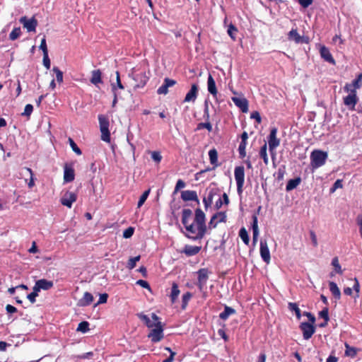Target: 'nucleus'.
<instances>
[{
    "label": "nucleus",
    "instance_id": "4468645a",
    "mask_svg": "<svg viewBox=\"0 0 362 362\" xmlns=\"http://www.w3.org/2000/svg\"><path fill=\"white\" fill-rule=\"evenodd\" d=\"M77 199V194L74 192L67 191L60 199V202L63 206L69 209L71 208L72 204Z\"/></svg>",
    "mask_w": 362,
    "mask_h": 362
},
{
    "label": "nucleus",
    "instance_id": "20e7f679",
    "mask_svg": "<svg viewBox=\"0 0 362 362\" xmlns=\"http://www.w3.org/2000/svg\"><path fill=\"white\" fill-rule=\"evenodd\" d=\"M163 330L164 327L161 321H157L156 327L151 328L147 337L153 343L159 342L164 337Z\"/></svg>",
    "mask_w": 362,
    "mask_h": 362
},
{
    "label": "nucleus",
    "instance_id": "ddd939ff",
    "mask_svg": "<svg viewBox=\"0 0 362 362\" xmlns=\"http://www.w3.org/2000/svg\"><path fill=\"white\" fill-rule=\"evenodd\" d=\"M19 22L23 24V28H25L28 32L36 31L38 22L35 16H33L30 19H28L26 16H22L20 18Z\"/></svg>",
    "mask_w": 362,
    "mask_h": 362
},
{
    "label": "nucleus",
    "instance_id": "a211bd4d",
    "mask_svg": "<svg viewBox=\"0 0 362 362\" xmlns=\"http://www.w3.org/2000/svg\"><path fill=\"white\" fill-rule=\"evenodd\" d=\"M133 79L136 82L134 88H140L146 86L148 81V77L146 76L145 72H141L135 74L133 76Z\"/></svg>",
    "mask_w": 362,
    "mask_h": 362
},
{
    "label": "nucleus",
    "instance_id": "cd10ccee",
    "mask_svg": "<svg viewBox=\"0 0 362 362\" xmlns=\"http://www.w3.org/2000/svg\"><path fill=\"white\" fill-rule=\"evenodd\" d=\"M209 160L213 165V169L218 167L220 163L218 162V152L216 148H212L209 151Z\"/></svg>",
    "mask_w": 362,
    "mask_h": 362
},
{
    "label": "nucleus",
    "instance_id": "6e6d98bb",
    "mask_svg": "<svg viewBox=\"0 0 362 362\" xmlns=\"http://www.w3.org/2000/svg\"><path fill=\"white\" fill-rule=\"evenodd\" d=\"M246 146H247V144L240 143L238 146V152L240 154V157L241 158H245L246 156V151H245Z\"/></svg>",
    "mask_w": 362,
    "mask_h": 362
},
{
    "label": "nucleus",
    "instance_id": "9b49d317",
    "mask_svg": "<svg viewBox=\"0 0 362 362\" xmlns=\"http://www.w3.org/2000/svg\"><path fill=\"white\" fill-rule=\"evenodd\" d=\"M210 273L211 272L209 271V269L207 268H202L198 270V272H197L198 282H197V285L200 291H203V289L206 284V281L209 279V275Z\"/></svg>",
    "mask_w": 362,
    "mask_h": 362
},
{
    "label": "nucleus",
    "instance_id": "bf43d9fd",
    "mask_svg": "<svg viewBox=\"0 0 362 362\" xmlns=\"http://www.w3.org/2000/svg\"><path fill=\"white\" fill-rule=\"evenodd\" d=\"M134 232V228L133 227H129L124 230L123 237L124 238H129L133 235Z\"/></svg>",
    "mask_w": 362,
    "mask_h": 362
},
{
    "label": "nucleus",
    "instance_id": "f257e3e1",
    "mask_svg": "<svg viewBox=\"0 0 362 362\" xmlns=\"http://www.w3.org/2000/svg\"><path fill=\"white\" fill-rule=\"evenodd\" d=\"M192 216V211L189 209H184L182 212V223L184 225L187 234L186 236L192 240H200L204 235H200V230L198 226H195L194 223H190V218Z\"/></svg>",
    "mask_w": 362,
    "mask_h": 362
},
{
    "label": "nucleus",
    "instance_id": "2f4dec72",
    "mask_svg": "<svg viewBox=\"0 0 362 362\" xmlns=\"http://www.w3.org/2000/svg\"><path fill=\"white\" fill-rule=\"evenodd\" d=\"M115 74H116V83H111L112 91L113 93H117V88L121 89V90H123L124 88L123 84L121 82L119 72L118 71H117L115 72Z\"/></svg>",
    "mask_w": 362,
    "mask_h": 362
},
{
    "label": "nucleus",
    "instance_id": "680f3d73",
    "mask_svg": "<svg viewBox=\"0 0 362 362\" xmlns=\"http://www.w3.org/2000/svg\"><path fill=\"white\" fill-rule=\"evenodd\" d=\"M107 298H108V295L107 293H103V294H100V298H99V300L98 301V303H96L95 304V307L100 305V304H103V303H105L107 300Z\"/></svg>",
    "mask_w": 362,
    "mask_h": 362
},
{
    "label": "nucleus",
    "instance_id": "c756f323",
    "mask_svg": "<svg viewBox=\"0 0 362 362\" xmlns=\"http://www.w3.org/2000/svg\"><path fill=\"white\" fill-rule=\"evenodd\" d=\"M300 182L301 178L300 177L289 180L286 186V191L293 190V189L296 188L298 185H300Z\"/></svg>",
    "mask_w": 362,
    "mask_h": 362
},
{
    "label": "nucleus",
    "instance_id": "f8f14e48",
    "mask_svg": "<svg viewBox=\"0 0 362 362\" xmlns=\"http://www.w3.org/2000/svg\"><path fill=\"white\" fill-rule=\"evenodd\" d=\"M299 327L302 331L303 339L305 340L310 339L315 332V324L304 322L300 324Z\"/></svg>",
    "mask_w": 362,
    "mask_h": 362
},
{
    "label": "nucleus",
    "instance_id": "0eeeda50",
    "mask_svg": "<svg viewBox=\"0 0 362 362\" xmlns=\"http://www.w3.org/2000/svg\"><path fill=\"white\" fill-rule=\"evenodd\" d=\"M206 216L205 214L200 208H197L195 210V217L194 222L198 226L199 228L200 235H205L206 232V226L205 223Z\"/></svg>",
    "mask_w": 362,
    "mask_h": 362
},
{
    "label": "nucleus",
    "instance_id": "f03ea898",
    "mask_svg": "<svg viewBox=\"0 0 362 362\" xmlns=\"http://www.w3.org/2000/svg\"><path fill=\"white\" fill-rule=\"evenodd\" d=\"M327 158V152L321 150H314L310 154V165L313 169L322 166Z\"/></svg>",
    "mask_w": 362,
    "mask_h": 362
},
{
    "label": "nucleus",
    "instance_id": "1a4fd4ad",
    "mask_svg": "<svg viewBox=\"0 0 362 362\" xmlns=\"http://www.w3.org/2000/svg\"><path fill=\"white\" fill-rule=\"evenodd\" d=\"M136 316L150 329L156 327L157 321H160V317L154 313L151 314V318L143 313H137Z\"/></svg>",
    "mask_w": 362,
    "mask_h": 362
},
{
    "label": "nucleus",
    "instance_id": "c9c22d12",
    "mask_svg": "<svg viewBox=\"0 0 362 362\" xmlns=\"http://www.w3.org/2000/svg\"><path fill=\"white\" fill-rule=\"evenodd\" d=\"M215 194H216V192H215L214 189H211L209 192L208 196L204 197L203 203L204 204V207H205L206 209L208 207L211 206V205L212 204L213 199H214V197Z\"/></svg>",
    "mask_w": 362,
    "mask_h": 362
},
{
    "label": "nucleus",
    "instance_id": "13d9d810",
    "mask_svg": "<svg viewBox=\"0 0 362 362\" xmlns=\"http://www.w3.org/2000/svg\"><path fill=\"white\" fill-rule=\"evenodd\" d=\"M319 316L324 319L325 321H329V309L327 308H323L320 313Z\"/></svg>",
    "mask_w": 362,
    "mask_h": 362
},
{
    "label": "nucleus",
    "instance_id": "49530a36",
    "mask_svg": "<svg viewBox=\"0 0 362 362\" xmlns=\"http://www.w3.org/2000/svg\"><path fill=\"white\" fill-rule=\"evenodd\" d=\"M227 33L232 40H235V34L238 33L237 28L232 23L228 25Z\"/></svg>",
    "mask_w": 362,
    "mask_h": 362
},
{
    "label": "nucleus",
    "instance_id": "9d476101",
    "mask_svg": "<svg viewBox=\"0 0 362 362\" xmlns=\"http://www.w3.org/2000/svg\"><path fill=\"white\" fill-rule=\"evenodd\" d=\"M288 40L290 41H293L296 44H308L309 43V37L307 36L300 35L298 33V30L296 28H293L288 33Z\"/></svg>",
    "mask_w": 362,
    "mask_h": 362
},
{
    "label": "nucleus",
    "instance_id": "de8ad7c7",
    "mask_svg": "<svg viewBox=\"0 0 362 362\" xmlns=\"http://www.w3.org/2000/svg\"><path fill=\"white\" fill-rule=\"evenodd\" d=\"M150 191H151V189H148L143 192V194L140 197L139 200L137 204L138 208H140L144 204V202H146V200L147 199V198L149 195Z\"/></svg>",
    "mask_w": 362,
    "mask_h": 362
},
{
    "label": "nucleus",
    "instance_id": "338daca9",
    "mask_svg": "<svg viewBox=\"0 0 362 362\" xmlns=\"http://www.w3.org/2000/svg\"><path fill=\"white\" fill-rule=\"evenodd\" d=\"M43 65L46 67L47 69H49L51 63L48 53L43 54Z\"/></svg>",
    "mask_w": 362,
    "mask_h": 362
},
{
    "label": "nucleus",
    "instance_id": "69168bd1",
    "mask_svg": "<svg viewBox=\"0 0 362 362\" xmlns=\"http://www.w3.org/2000/svg\"><path fill=\"white\" fill-rule=\"evenodd\" d=\"M40 49L42 50L43 54H45L46 53H48L47 47V44H46L45 36H44V37L41 40L40 45Z\"/></svg>",
    "mask_w": 362,
    "mask_h": 362
},
{
    "label": "nucleus",
    "instance_id": "aec40b11",
    "mask_svg": "<svg viewBox=\"0 0 362 362\" xmlns=\"http://www.w3.org/2000/svg\"><path fill=\"white\" fill-rule=\"evenodd\" d=\"M320 53L321 57L327 62H329L331 64L334 65L336 64V62L334 59L333 58L331 52H329V49L325 47V45H322L320 49Z\"/></svg>",
    "mask_w": 362,
    "mask_h": 362
},
{
    "label": "nucleus",
    "instance_id": "473e14b6",
    "mask_svg": "<svg viewBox=\"0 0 362 362\" xmlns=\"http://www.w3.org/2000/svg\"><path fill=\"white\" fill-rule=\"evenodd\" d=\"M362 82V74L358 75L356 78H355L351 83H347L345 86H349V88L354 89L355 90L358 88H360L361 86Z\"/></svg>",
    "mask_w": 362,
    "mask_h": 362
},
{
    "label": "nucleus",
    "instance_id": "5701e85b",
    "mask_svg": "<svg viewBox=\"0 0 362 362\" xmlns=\"http://www.w3.org/2000/svg\"><path fill=\"white\" fill-rule=\"evenodd\" d=\"M94 300L93 296L89 292H85L83 296L78 300L77 305L79 307H86L90 305Z\"/></svg>",
    "mask_w": 362,
    "mask_h": 362
},
{
    "label": "nucleus",
    "instance_id": "39448f33",
    "mask_svg": "<svg viewBox=\"0 0 362 362\" xmlns=\"http://www.w3.org/2000/svg\"><path fill=\"white\" fill-rule=\"evenodd\" d=\"M344 90L349 93V95L344 98V104L349 110H355V106L358 103V98L356 95V90L352 88L349 89V86H344Z\"/></svg>",
    "mask_w": 362,
    "mask_h": 362
},
{
    "label": "nucleus",
    "instance_id": "e433bc0d",
    "mask_svg": "<svg viewBox=\"0 0 362 362\" xmlns=\"http://www.w3.org/2000/svg\"><path fill=\"white\" fill-rule=\"evenodd\" d=\"M252 231H253V242H256L259 233L258 230V221L256 215L252 216Z\"/></svg>",
    "mask_w": 362,
    "mask_h": 362
},
{
    "label": "nucleus",
    "instance_id": "603ef678",
    "mask_svg": "<svg viewBox=\"0 0 362 362\" xmlns=\"http://www.w3.org/2000/svg\"><path fill=\"white\" fill-rule=\"evenodd\" d=\"M52 71L56 74V79L58 83H61L63 82V72L57 67L54 66Z\"/></svg>",
    "mask_w": 362,
    "mask_h": 362
},
{
    "label": "nucleus",
    "instance_id": "dca6fc26",
    "mask_svg": "<svg viewBox=\"0 0 362 362\" xmlns=\"http://www.w3.org/2000/svg\"><path fill=\"white\" fill-rule=\"evenodd\" d=\"M260 255L263 261L269 264L271 260L270 252L266 240L260 241Z\"/></svg>",
    "mask_w": 362,
    "mask_h": 362
},
{
    "label": "nucleus",
    "instance_id": "79ce46f5",
    "mask_svg": "<svg viewBox=\"0 0 362 362\" xmlns=\"http://www.w3.org/2000/svg\"><path fill=\"white\" fill-rule=\"evenodd\" d=\"M140 259H141V256L140 255L136 256L134 257H131L128 260L127 267L129 270L133 269L136 267V262H139L140 260Z\"/></svg>",
    "mask_w": 362,
    "mask_h": 362
},
{
    "label": "nucleus",
    "instance_id": "393cba45",
    "mask_svg": "<svg viewBox=\"0 0 362 362\" xmlns=\"http://www.w3.org/2000/svg\"><path fill=\"white\" fill-rule=\"evenodd\" d=\"M201 250L202 247L200 246L186 245L182 250V252L185 253L187 257H191L198 254Z\"/></svg>",
    "mask_w": 362,
    "mask_h": 362
},
{
    "label": "nucleus",
    "instance_id": "4be33fe9",
    "mask_svg": "<svg viewBox=\"0 0 362 362\" xmlns=\"http://www.w3.org/2000/svg\"><path fill=\"white\" fill-rule=\"evenodd\" d=\"M198 95V86L196 83H193L191 86V89L186 94L184 99L185 103L194 102Z\"/></svg>",
    "mask_w": 362,
    "mask_h": 362
},
{
    "label": "nucleus",
    "instance_id": "4c0bfd02",
    "mask_svg": "<svg viewBox=\"0 0 362 362\" xmlns=\"http://www.w3.org/2000/svg\"><path fill=\"white\" fill-rule=\"evenodd\" d=\"M288 307L291 311L295 312L296 318L298 320H300L301 317V312L300 308H298V304L296 303H288Z\"/></svg>",
    "mask_w": 362,
    "mask_h": 362
},
{
    "label": "nucleus",
    "instance_id": "423d86ee",
    "mask_svg": "<svg viewBox=\"0 0 362 362\" xmlns=\"http://www.w3.org/2000/svg\"><path fill=\"white\" fill-rule=\"evenodd\" d=\"M234 176L237 185V192L239 195H241L243 192V186L245 183V169L244 167L237 166L234 170Z\"/></svg>",
    "mask_w": 362,
    "mask_h": 362
},
{
    "label": "nucleus",
    "instance_id": "864d4df0",
    "mask_svg": "<svg viewBox=\"0 0 362 362\" xmlns=\"http://www.w3.org/2000/svg\"><path fill=\"white\" fill-rule=\"evenodd\" d=\"M26 170V171L30 174V180L28 183V186L29 188H32L34 185H35V181H34V177H33V172L31 168H25Z\"/></svg>",
    "mask_w": 362,
    "mask_h": 362
},
{
    "label": "nucleus",
    "instance_id": "c85d7f7f",
    "mask_svg": "<svg viewBox=\"0 0 362 362\" xmlns=\"http://www.w3.org/2000/svg\"><path fill=\"white\" fill-rule=\"evenodd\" d=\"M235 313L236 311L235 309L228 305H226L224 308V310L219 314V317L223 320H226L230 315H233Z\"/></svg>",
    "mask_w": 362,
    "mask_h": 362
},
{
    "label": "nucleus",
    "instance_id": "e2e57ef3",
    "mask_svg": "<svg viewBox=\"0 0 362 362\" xmlns=\"http://www.w3.org/2000/svg\"><path fill=\"white\" fill-rule=\"evenodd\" d=\"M151 158L156 163H160L162 159V156H161L160 152L153 151L151 153Z\"/></svg>",
    "mask_w": 362,
    "mask_h": 362
},
{
    "label": "nucleus",
    "instance_id": "3c124183",
    "mask_svg": "<svg viewBox=\"0 0 362 362\" xmlns=\"http://www.w3.org/2000/svg\"><path fill=\"white\" fill-rule=\"evenodd\" d=\"M69 143L70 146L74 152H75L78 156L81 155V153H82L81 150L78 148L77 144L75 143V141L71 138H69Z\"/></svg>",
    "mask_w": 362,
    "mask_h": 362
},
{
    "label": "nucleus",
    "instance_id": "f3484780",
    "mask_svg": "<svg viewBox=\"0 0 362 362\" xmlns=\"http://www.w3.org/2000/svg\"><path fill=\"white\" fill-rule=\"evenodd\" d=\"M181 199L184 202L194 201L198 205L199 204V199L197 193L194 190H185L181 192Z\"/></svg>",
    "mask_w": 362,
    "mask_h": 362
},
{
    "label": "nucleus",
    "instance_id": "5fc2aeb1",
    "mask_svg": "<svg viewBox=\"0 0 362 362\" xmlns=\"http://www.w3.org/2000/svg\"><path fill=\"white\" fill-rule=\"evenodd\" d=\"M33 111V106L31 104H28L25 105L24 112L21 114L23 116H26L30 117V115Z\"/></svg>",
    "mask_w": 362,
    "mask_h": 362
},
{
    "label": "nucleus",
    "instance_id": "6ab92c4d",
    "mask_svg": "<svg viewBox=\"0 0 362 362\" xmlns=\"http://www.w3.org/2000/svg\"><path fill=\"white\" fill-rule=\"evenodd\" d=\"M204 117L205 119L206 120V122H201L197 124V127L196 128V131L202 129H206L209 132L212 131V125L210 123L209 120V107L206 105L204 109Z\"/></svg>",
    "mask_w": 362,
    "mask_h": 362
},
{
    "label": "nucleus",
    "instance_id": "b1692460",
    "mask_svg": "<svg viewBox=\"0 0 362 362\" xmlns=\"http://www.w3.org/2000/svg\"><path fill=\"white\" fill-rule=\"evenodd\" d=\"M75 178L74 170L71 166L66 164L64 170V180L65 182H71Z\"/></svg>",
    "mask_w": 362,
    "mask_h": 362
},
{
    "label": "nucleus",
    "instance_id": "7c9ffc66",
    "mask_svg": "<svg viewBox=\"0 0 362 362\" xmlns=\"http://www.w3.org/2000/svg\"><path fill=\"white\" fill-rule=\"evenodd\" d=\"M329 288L334 297L339 300L341 298V292L336 283L329 281Z\"/></svg>",
    "mask_w": 362,
    "mask_h": 362
},
{
    "label": "nucleus",
    "instance_id": "774afa93",
    "mask_svg": "<svg viewBox=\"0 0 362 362\" xmlns=\"http://www.w3.org/2000/svg\"><path fill=\"white\" fill-rule=\"evenodd\" d=\"M136 284L141 286L142 288H147L148 290L151 289L149 284L145 280L139 279L136 282Z\"/></svg>",
    "mask_w": 362,
    "mask_h": 362
},
{
    "label": "nucleus",
    "instance_id": "6e6552de",
    "mask_svg": "<svg viewBox=\"0 0 362 362\" xmlns=\"http://www.w3.org/2000/svg\"><path fill=\"white\" fill-rule=\"evenodd\" d=\"M277 128L272 127L268 136V146L269 152L272 156L275 154L274 150L280 144V139L276 137Z\"/></svg>",
    "mask_w": 362,
    "mask_h": 362
},
{
    "label": "nucleus",
    "instance_id": "f704fd0d",
    "mask_svg": "<svg viewBox=\"0 0 362 362\" xmlns=\"http://www.w3.org/2000/svg\"><path fill=\"white\" fill-rule=\"evenodd\" d=\"M180 291L179 290L178 286L176 283H173L171 288V293L170 295L171 303H175Z\"/></svg>",
    "mask_w": 362,
    "mask_h": 362
},
{
    "label": "nucleus",
    "instance_id": "2eb2a0df",
    "mask_svg": "<svg viewBox=\"0 0 362 362\" xmlns=\"http://www.w3.org/2000/svg\"><path fill=\"white\" fill-rule=\"evenodd\" d=\"M177 83V81L174 79L165 78L163 81V83L157 90V93L159 95H166L168 93V88L173 87Z\"/></svg>",
    "mask_w": 362,
    "mask_h": 362
},
{
    "label": "nucleus",
    "instance_id": "7ed1b4c3",
    "mask_svg": "<svg viewBox=\"0 0 362 362\" xmlns=\"http://www.w3.org/2000/svg\"><path fill=\"white\" fill-rule=\"evenodd\" d=\"M101 139L105 142H110V132L109 130L110 122L107 116L104 115H98Z\"/></svg>",
    "mask_w": 362,
    "mask_h": 362
},
{
    "label": "nucleus",
    "instance_id": "ea45409f",
    "mask_svg": "<svg viewBox=\"0 0 362 362\" xmlns=\"http://www.w3.org/2000/svg\"><path fill=\"white\" fill-rule=\"evenodd\" d=\"M22 34L20 27L14 28L9 34V40L14 41L17 40Z\"/></svg>",
    "mask_w": 362,
    "mask_h": 362
},
{
    "label": "nucleus",
    "instance_id": "a18cd8bd",
    "mask_svg": "<svg viewBox=\"0 0 362 362\" xmlns=\"http://www.w3.org/2000/svg\"><path fill=\"white\" fill-rule=\"evenodd\" d=\"M78 332L86 333L89 330V323L87 321L81 322L76 329Z\"/></svg>",
    "mask_w": 362,
    "mask_h": 362
},
{
    "label": "nucleus",
    "instance_id": "412c9836",
    "mask_svg": "<svg viewBox=\"0 0 362 362\" xmlns=\"http://www.w3.org/2000/svg\"><path fill=\"white\" fill-rule=\"evenodd\" d=\"M232 100L243 112L245 113L248 112V101L246 98L233 97Z\"/></svg>",
    "mask_w": 362,
    "mask_h": 362
},
{
    "label": "nucleus",
    "instance_id": "a878e982",
    "mask_svg": "<svg viewBox=\"0 0 362 362\" xmlns=\"http://www.w3.org/2000/svg\"><path fill=\"white\" fill-rule=\"evenodd\" d=\"M208 91L214 96L216 97L218 90L216 86V82L211 74L209 75L207 81Z\"/></svg>",
    "mask_w": 362,
    "mask_h": 362
},
{
    "label": "nucleus",
    "instance_id": "052dcab7",
    "mask_svg": "<svg viewBox=\"0 0 362 362\" xmlns=\"http://www.w3.org/2000/svg\"><path fill=\"white\" fill-rule=\"evenodd\" d=\"M93 355L92 351L85 353L82 355L73 356L72 358L75 360L86 359L91 357Z\"/></svg>",
    "mask_w": 362,
    "mask_h": 362
},
{
    "label": "nucleus",
    "instance_id": "c03bdc74",
    "mask_svg": "<svg viewBox=\"0 0 362 362\" xmlns=\"http://www.w3.org/2000/svg\"><path fill=\"white\" fill-rule=\"evenodd\" d=\"M346 350L345 355L351 358H354L356 356L357 351L354 347L350 346L349 344H346Z\"/></svg>",
    "mask_w": 362,
    "mask_h": 362
},
{
    "label": "nucleus",
    "instance_id": "09e8293b",
    "mask_svg": "<svg viewBox=\"0 0 362 362\" xmlns=\"http://www.w3.org/2000/svg\"><path fill=\"white\" fill-rule=\"evenodd\" d=\"M192 295L190 292H187L182 296V308L185 310L187 308L188 302L192 298Z\"/></svg>",
    "mask_w": 362,
    "mask_h": 362
},
{
    "label": "nucleus",
    "instance_id": "4d7b16f0",
    "mask_svg": "<svg viewBox=\"0 0 362 362\" xmlns=\"http://www.w3.org/2000/svg\"><path fill=\"white\" fill-rule=\"evenodd\" d=\"M342 187H343L342 180L338 179L334 182L332 187L330 188V192L333 193L334 192H335V190L337 189L342 188Z\"/></svg>",
    "mask_w": 362,
    "mask_h": 362
},
{
    "label": "nucleus",
    "instance_id": "37998d69",
    "mask_svg": "<svg viewBox=\"0 0 362 362\" xmlns=\"http://www.w3.org/2000/svg\"><path fill=\"white\" fill-rule=\"evenodd\" d=\"M332 265L334 267L336 273L342 274L343 271L341 269V265L339 264V259L337 257H335L332 259Z\"/></svg>",
    "mask_w": 362,
    "mask_h": 362
},
{
    "label": "nucleus",
    "instance_id": "72a5a7b5",
    "mask_svg": "<svg viewBox=\"0 0 362 362\" xmlns=\"http://www.w3.org/2000/svg\"><path fill=\"white\" fill-rule=\"evenodd\" d=\"M37 282L38 283L40 288L42 290L47 291L50 288H52L54 286V283L52 281H48L45 279H42L40 280H37Z\"/></svg>",
    "mask_w": 362,
    "mask_h": 362
},
{
    "label": "nucleus",
    "instance_id": "a19ab883",
    "mask_svg": "<svg viewBox=\"0 0 362 362\" xmlns=\"http://www.w3.org/2000/svg\"><path fill=\"white\" fill-rule=\"evenodd\" d=\"M239 236L240 237V238L242 239V240L244 242V243L245 245L249 244V242H250L249 235H248L247 230L244 227L240 228V230L239 231Z\"/></svg>",
    "mask_w": 362,
    "mask_h": 362
},
{
    "label": "nucleus",
    "instance_id": "8fccbe9b",
    "mask_svg": "<svg viewBox=\"0 0 362 362\" xmlns=\"http://www.w3.org/2000/svg\"><path fill=\"white\" fill-rule=\"evenodd\" d=\"M214 216H216V220L218 223H226L227 221V216L226 213L223 211H219L214 214Z\"/></svg>",
    "mask_w": 362,
    "mask_h": 362
},
{
    "label": "nucleus",
    "instance_id": "58836bf2",
    "mask_svg": "<svg viewBox=\"0 0 362 362\" xmlns=\"http://www.w3.org/2000/svg\"><path fill=\"white\" fill-rule=\"evenodd\" d=\"M267 143H264V144L260 148L259 151V156L263 159L265 165H268L269 163V158L267 156Z\"/></svg>",
    "mask_w": 362,
    "mask_h": 362
},
{
    "label": "nucleus",
    "instance_id": "0e129e2a",
    "mask_svg": "<svg viewBox=\"0 0 362 362\" xmlns=\"http://www.w3.org/2000/svg\"><path fill=\"white\" fill-rule=\"evenodd\" d=\"M186 184L185 182L180 179L177 181V183L175 185V193H176L177 191H179L180 189H182L185 187Z\"/></svg>",
    "mask_w": 362,
    "mask_h": 362
},
{
    "label": "nucleus",
    "instance_id": "bb28decb",
    "mask_svg": "<svg viewBox=\"0 0 362 362\" xmlns=\"http://www.w3.org/2000/svg\"><path fill=\"white\" fill-rule=\"evenodd\" d=\"M91 83L94 85H98V83H102V72L100 69H95L92 71L91 72V78L90 79Z\"/></svg>",
    "mask_w": 362,
    "mask_h": 362
}]
</instances>
